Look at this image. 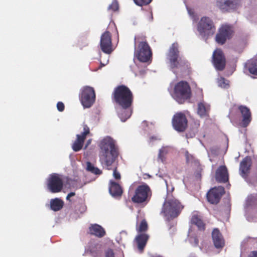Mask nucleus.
Segmentation results:
<instances>
[{
    "mask_svg": "<svg viewBox=\"0 0 257 257\" xmlns=\"http://www.w3.org/2000/svg\"><path fill=\"white\" fill-rule=\"evenodd\" d=\"M115 101L121 106L118 110V115L123 118L122 112H126L125 118L130 117L132 110L129 108L133 101V94L131 90L126 86L121 85L116 88L113 92Z\"/></svg>",
    "mask_w": 257,
    "mask_h": 257,
    "instance_id": "f257e3e1",
    "label": "nucleus"
},
{
    "mask_svg": "<svg viewBox=\"0 0 257 257\" xmlns=\"http://www.w3.org/2000/svg\"><path fill=\"white\" fill-rule=\"evenodd\" d=\"M99 160L102 165L109 170L117 156V151L113 140L110 137L104 138L100 144Z\"/></svg>",
    "mask_w": 257,
    "mask_h": 257,
    "instance_id": "f03ea898",
    "label": "nucleus"
},
{
    "mask_svg": "<svg viewBox=\"0 0 257 257\" xmlns=\"http://www.w3.org/2000/svg\"><path fill=\"white\" fill-rule=\"evenodd\" d=\"M135 52L136 58L142 62H147L152 57V52L148 43L143 36H137L134 39Z\"/></svg>",
    "mask_w": 257,
    "mask_h": 257,
    "instance_id": "7ed1b4c3",
    "label": "nucleus"
},
{
    "mask_svg": "<svg viewBox=\"0 0 257 257\" xmlns=\"http://www.w3.org/2000/svg\"><path fill=\"white\" fill-rule=\"evenodd\" d=\"M167 58L169 60V67L174 72L175 69L185 68L187 63V61L180 56L177 43H173L170 47Z\"/></svg>",
    "mask_w": 257,
    "mask_h": 257,
    "instance_id": "20e7f679",
    "label": "nucleus"
},
{
    "mask_svg": "<svg viewBox=\"0 0 257 257\" xmlns=\"http://www.w3.org/2000/svg\"><path fill=\"white\" fill-rule=\"evenodd\" d=\"M183 206L175 198L168 199L163 204L161 214L167 219H172L176 217L180 213Z\"/></svg>",
    "mask_w": 257,
    "mask_h": 257,
    "instance_id": "39448f33",
    "label": "nucleus"
},
{
    "mask_svg": "<svg viewBox=\"0 0 257 257\" xmlns=\"http://www.w3.org/2000/svg\"><path fill=\"white\" fill-rule=\"evenodd\" d=\"M191 88L186 81H180L177 83L174 87V91L172 94L173 98L179 103H183L191 97Z\"/></svg>",
    "mask_w": 257,
    "mask_h": 257,
    "instance_id": "423d86ee",
    "label": "nucleus"
},
{
    "mask_svg": "<svg viewBox=\"0 0 257 257\" xmlns=\"http://www.w3.org/2000/svg\"><path fill=\"white\" fill-rule=\"evenodd\" d=\"M193 22L197 23V31L204 39L213 35L214 28L209 17H194Z\"/></svg>",
    "mask_w": 257,
    "mask_h": 257,
    "instance_id": "0eeeda50",
    "label": "nucleus"
},
{
    "mask_svg": "<svg viewBox=\"0 0 257 257\" xmlns=\"http://www.w3.org/2000/svg\"><path fill=\"white\" fill-rule=\"evenodd\" d=\"M79 98L84 107H90L94 103L95 98L93 88L88 86L83 87L81 89Z\"/></svg>",
    "mask_w": 257,
    "mask_h": 257,
    "instance_id": "6e6552de",
    "label": "nucleus"
},
{
    "mask_svg": "<svg viewBox=\"0 0 257 257\" xmlns=\"http://www.w3.org/2000/svg\"><path fill=\"white\" fill-rule=\"evenodd\" d=\"M242 0H216L215 6L222 12L231 13L236 11Z\"/></svg>",
    "mask_w": 257,
    "mask_h": 257,
    "instance_id": "1a4fd4ad",
    "label": "nucleus"
},
{
    "mask_svg": "<svg viewBox=\"0 0 257 257\" xmlns=\"http://www.w3.org/2000/svg\"><path fill=\"white\" fill-rule=\"evenodd\" d=\"M151 196V191L147 184L139 186L135 191V193L132 200L134 202L143 203Z\"/></svg>",
    "mask_w": 257,
    "mask_h": 257,
    "instance_id": "9d476101",
    "label": "nucleus"
},
{
    "mask_svg": "<svg viewBox=\"0 0 257 257\" xmlns=\"http://www.w3.org/2000/svg\"><path fill=\"white\" fill-rule=\"evenodd\" d=\"M47 188L52 193L60 192L63 188V182L60 176L58 174H51L47 179Z\"/></svg>",
    "mask_w": 257,
    "mask_h": 257,
    "instance_id": "9b49d317",
    "label": "nucleus"
},
{
    "mask_svg": "<svg viewBox=\"0 0 257 257\" xmlns=\"http://www.w3.org/2000/svg\"><path fill=\"white\" fill-rule=\"evenodd\" d=\"M172 124L177 131H184L187 126V120L185 115L181 112L176 113L172 119Z\"/></svg>",
    "mask_w": 257,
    "mask_h": 257,
    "instance_id": "f8f14e48",
    "label": "nucleus"
},
{
    "mask_svg": "<svg viewBox=\"0 0 257 257\" xmlns=\"http://www.w3.org/2000/svg\"><path fill=\"white\" fill-rule=\"evenodd\" d=\"M232 33L233 30L231 26L227 25H222L216 36V41L218 44H223L227 39L230 38Z\"/></svg>",
    "mask_w": 257,
    "mask_h": 257,
    "instance_id": "ddd939ff",
    "label": "nucleus"
},
{
    "mask_svg": "<svg viewBox=\"0 0 257 257\" xmlns=\"http://www.w3.org/2000/svg\"><path fill=\"white\" fill-rule=\"evenodd\" d=\"M101 50L105 53L110 54L113 51L111 35L109 32L103 33L100 38V42Z\"/></svg>",
    "mask_w": 257,
    "mask_h": 257,
    "instance_id": "4468645a",
    "label": "nucleus"
},
{
    "mask_svg": "<svg viewBox=\"0 0 257 257\" xmlns=\"http://www.w3.org/2000/svg\"><path fill=\"white\" fill-rule=\"evenodd\" d=\"M224 192V189L222 186H218L211 189L207 194L208 202L211 204L217 203Z\"/></svg>",
    "mask_w": 257,
    "mask_h": 257,
    "instance_id": "2eb2a0df",
    "label": "nucleus"
},
{
    "mask_svg": "<svg viewBox=\"0 0 257 257\" xmlns=\"http://www.w3.org/2000/svg\"><path fill=\"white\" fill-rule=\"evenodd\" d=\"M213 62L215 68L217 70H222L225 66V59L220 49H217L214 51L213 55Z\"/></svg>",
    "mask_w": 257,
    "mask_h": 257,
    "instance_id": "dca6fc26",
    "label": "nucleus"
},
{
    "mask_svg": "<svg viewBox=\"0 0 257 257\" xmlns=\"http://www.w3.org/2000/svg\"><path fill=\"white\" fill-rule=\"evenodd\" d=\"M89 133V127L87 125L84 124L83 133L81 135H77L76 136L77 139L72 145V147L74 151L78 152L82 149L86 136Z\"/></svg>",
    "mask_w": 257,
    "mask_h": 257,
    "instance_id": "f3484780",
    "label": "nucleus"
},
{
    "mask_svg": "<svg viewBox=\"0 0 257 257\" xmlns=\"http://www.w3.org/2000/svg\"><path fill=\"white\" fill-rule=\"evenodd\" d=\"M251 165V160L249 157H246L240 163V175L243 178H246L249 173Z\"/></svg>",
    "mask_w": 257,
    "mask_h": 257,
    "instance_id": "a211bd4d",
    "label": "nucleus"
},
{
    "mask_svg": "<svg viewBox=\"0 0 257 257\" xmlns=\"http://www.w3.org/2000/svg\"><path fill=\"white\" fill-rule=\"evenodd\" d=\"M215 178L219 182H225L228 180L227 169L225 166H220L216 171Z\"/></svg>",
    "mask_w": 257,
    "mask_h": 257,
    "instance_id": "6ab92c4d",
    "label": "nucleus"
},
{
    "mask_svg": "<svg viewBox=\"0 0 257 257\" xmlns=\"http://www.w3.org/2000/svg\"><path fill=\"white\" fill-rule=\"evenodd\" d=\"M212 240L214 245L217 248H220L223 247L224 241L221 234L217 229H214L212 233Z\"/></svg>",
    "mask_w": 257,
    "mask_h": 257,
    "instance_id": "aec40b11",
    "label": "nucleus"
},
{
    "mask_svg": "<svg viewBox=\"0 0 257 257\" xmlns=\"http://www.w3.org/2000/svg\"><path fill=\"white\" fill-rule=\"evenodd\" d=\"M239 109L243 117L242 125L244 127L246 126L251 120V113L249 109L244 106H240Z\"/></svg>",
    "mask_w": 257,
    "mask_h": 257,
    "instance_id": "412c9836",
    "label": "nucleus"
},
{
    "mask_svg": "<svg viewBox=\"0 0 257 257\" xmlns=\"http://www.w3.org/2000/svg\"><path fill=\"white\" fill-rule=\"evenodd\" d=\"M149 236L146 234H140L136 236L135 238L138 249L142 251L146 245Z\"/></svg>",
    "mask_w": 257,
    "mask_h": 257,
    "instance_id": "4be33fe9",
    "label": "nucleus"
},
{
    "mask_svg": "<svg viewBox=\"0 0 257 257\" xmlns=\"http://www.w3.org/2000/svg\"><path fill=\"white\" fill-rule=\"evenodd\" d=\"M89 231L91 234L99 237L103 236L105 234L104 229L100 225L97 224L92 225L89 227Z\"/></svg>",
    "mask_w": 257,
    "mask_h": 257,
    "instance_id": "5701e85b",
    "label": "nucleus"
},
{
    "mask_svg": "<svg viewBox=\"0 0 257 257\" xmlns=\"http://www.w3.org/2000/svg\"><path fill=\"white\" fill-rule=\"evenodd\" d=\"M110 185L109 188V191L112 196H120L122 194V189L120 186L116 183L112 181H110Z\"/></svg>",
    "mask_w": 257,
    "mask_h": 257,
    "instance_id": "b1692460",
    "label": "nucleus"
},
{
    "mask_svg": "<svg viewBox=\"0 0 257 257\" xmlns=\"http://www.w3.org/2000/svg\"><path fill=\"white\" fill-rule=\"evenodd\" d=\"M64 202L58 198L52 199L50 201V208L54 211L60 210L62 208Z\"/></svg>",
    "mask_w": 257,
    "mask_h": 257,
    "instance_id": "393cba45",
    "label": "nucleus"
},
{
    "mask_svg": "<svg viewBox=\"0 0 257 257\" xmlns=\"http://www.w3.org/2000/svg\"><path fill=\"white\" fill-rule=\"evenodd\" d=\"M209 109L210 105L203 101L198 104L197 112L201 117H204L207 115Z\"/></svg>",
    "mask_w": 257,
    "mask_h": 257,
    "instance_id": "a878e982",
    "label": "nucleus"
},
{
    "mask_svg": "<svg viewBox=\"0 0 257 257\" xmlns=\"http://www.w3.org/2000/svg\"><path fill=\"white\" fill-rule=\"evenodd\" d=\"M245 69L248 70L250 73L257 75V60L251 59L245 65Z\"/></svg>",
    "mask_w": 257,
    "mask_h": 257,
    "instance_id": "bb28decb",
    "label": "nucleus"
},
{
    "mask_svg": "<svg viewBox=\"0 0 257 257\" xmlns=\"http://www.w3.org/2000/svg\"><path fill=\"white\" fill-rule=\"evenodd\" d=\"M170 151V147L168 146L163 147L159 151L158 161L164 163L165 161V156L168 154Z\"/></svg>",
    "mask_w": 257,
    "mask_h": 257,
    "instance_id": "cd10ccee",
    "label": "nucleus"
},
{
    "mask_svg": "<svg viewBox=\"0 0 257 257\" xmlns=\"http://www.w3.org/2000/svg\"><path fill=\"white\" fill-rule=\"evenodd\" d=\"M191 222L192 224H195L199 229H203L204 224L201 219V218L196 215H194L191 219Z\"/></svg>",
    "mask_w": 257,
    "mask_h": 257,
    "instance_id": "c85d7f7f",
    "label": "nucleus"
},
{
    "mask_svg": "<svg viewBox=\"0 0 257 257\" xmlns=\"http://www.w3.org/2000/svg\"><path fill=\"white\" fill-rule=\"evenodd\" d=\"M86 170L96 175L101 174V171L98 168L95 167L91 163L88 162L86 164Z\"/></svg>",
    "mask_w": 257,
    "mask_h": 257,
    "instance_id": "c756f323",
    "label": "nucleus"
},
{
    "mask_svg": "<svg viewBox=\"0 0 257 257\" xmlns=\"http://www.w3.org/2000/svg\"><path fill=\"white\" fill-rule=\"evenodd\" d=\"M218 84L221 88H227L229 87V81L223 77H220L218 80Z\"/></svg>",
    "mask_w": 257,
    "mask_h": 257,
    "instance_id": "7c9ffc66",
    "label": "nucleus"
},
{
    "mask_svg": "<svg viewBox=\"0 0 257 257\" xmlns=\"http://www.w3.org/2000/svg\"><path fill=\"white\" fill-rule=\"evenodd\" d=\"M118 10V4L116 0H114L112 4L108 7V10L109 11L115 12Z\"/></svg>",
    "mask_w": 257,
    "mask_h": 257,
    "instance_id": "2f4dec72",
    "label": "nucleus"
},
{
    "mask_svg": "<svg viewBox=\"0 0 257 257\" xmlns=\"http://www.w3.org/2000/svg\"><path fill=\"white\" fill-rule=\"evenodd\" d=\"M148 228V225L146 221L145 220L142 221L139 228L137 230L139 232H142L146 231Z\"/></svg>",
    "mask_w": 257,
    "mask_h": 257,
    "instance_id": "473e14b6",
    "label": "nucleus"
},
{
    "mask_svg": "<svg viewBox=\"0 0 257 257\" xmlns=\"http://www.w3.org/2000/svg\"><path fill=\"white\" fill-rule=\"evenodd\" d=\"M135 3L139 6H142L144 5H147L149 4L152 0H134Z\"/></svg>",
    "mask_w": 257,
    "mask_h": 257,
    "instance_id": "72a5a7b5",
    "label": "nucleus"
},
{
    "mask_svg": "<svg viewBox=\"0 0 257 257\" xmlns=\"http://www.w3.org/2000/svg\"><path fill=\"white\" fill-rule=\"evenodd\" d=\"M185 155L186 157V162L187 163H191L193 161V156L189 154L187 151L185 152Z\"/></svg>",
    "mask_w": 257,
    "mask_h": 257,
    "instance_id": "f704fd0d",
    "label": "nucleus"
},
{
    "mask_svg": "<svg viewBox=\"0 0 257 257\" xmlns=\"http://www.w3.org/2000/svg\"><path fill=\"white\" fill-rule=\"evenodd\" d=\"M190 242L194 246L198 244V240L196 237H191L189 239Z\"/></svg>",
    "mask_w": 257,
    "mask_h": 257,
    "instance_id": "c9c22d12",
    "label": "nucleus"
},
{
    "mask_svg": "<svg viewBox=\"0 0 257 257\" xmlns=\"http://www.w3.org/2000/svg\"><path fill=\"white\" fill-rule=\"evenodd\" d=\"M57 108L60 111H62L64 109V105L62 102H58L57 104Z\"/></svg>",
    "mask_w": 257,
    "mask_h": 257,
    "instance_id": "e433bc0d",
    "label": "nucleus"
},
{
    "mask_svg": "<svg viewBox=\"0 0 257 257\" xmlns=\"http://www.w3.org/2000/svg\"><path fill=\"white\" fill-rule=\"evenodd\" d=\"M113 176L116 179H120V175L119 173L116 171V168L113 169Z\"/></svg>",
    "mask_w": 257,
    "mask_h": 257,
    "instance_id": "4c0bfd02",
    "label": "nucleus"
},
{
    "mask_svg": "<svg viewBox=\"0 0 257 257\" xmlns=\"http://www.w3.org/2000/svg\"><path fill=\"white\" fill-rule=\"evenodd\" d=\"M106 257H114V253L112 250L108 249L106 252Z\"/></svg>",
    "mask_w": 257,
    "mask_h": 257,
    "instance_id": "58836bf2",
    "label": "nucleus"
},
{
    "mask_svg": "<svg viewBox=\"0 0 257 257\" xmlns=\"http://www.w3.org/2000/svg\"><path fill=\"white\" fill-rule=\"evenodd\" d=\"M161 140V138L159 136H152L150 138V141L151 142H153L155 141H159Z\"/></svg>",
    "mask_w": 257,
    "mask_h": 257,
    "instance_id": "ea45409f",
    "label": "nucleus"
},
{
    "mask_svg": "<svg viewBox=\"0 0 257 257\" xmlns=\"http://www.w3.org/2000/svg\"><path fill=\"white\" fill-rule=\"evenodd\" d=\"M254 199L252 196L248 197L247 199V205L248 206L251 205V201Z\"/></svg>",
    "mask_w": 257,
    "mask_h": 257,
    "instance_id": "a19ab883",
    "label": "nucleus"
},
{
    "mask_svg": "<svg viewBox=\"0 0 257 257\" xmlns=\"http://www.w3.org/2000/svg\"><path fill=\"white\" fill-rule=\"evenodd\" d=\"M122 117H123V118H121L120 116H119V115H118V116L120 117L121 120L123 122L125 121L127 119H128L130 117H128L126 118H125V116L126 115V112H122Z\"/></svg>",
    "mask_w": 257,
    "mask_h": 257,
    "instance_id": "79ce46f5",
    "label": "nucleus"
},
{
    "mask_svg": "<svg viewBox=\"0 0 257 257\" xmlns=\"http://www.w3.org/2000/svg\"><path fill=\"white\" fill-rule=\"evenodd\" d=\"M188 12L190 16H193L196 14L194 10L188 9Z\"/></svg>",
    "mask_w": 257,
    "mask_h": 257,
    "instance_id": "37998d69",
    "label": "nucleus"
},
{
    "mask_svg": "<svg viewBox=\"0 0 257 257\" xmlns=\"http://www.w3.org/2000/svg\"><path fill=\"white\" fill-rule=\"evenodd\" d=\"M250 257H257V251H252L250 254Z\"/></svg>",
    "mask_w": 257,
    "mask_h": 257,
    "instance_id": "c03bdc74",
    "label": "nucleus"
},
{
    "mask_svg": "<svg viewBox=\"0 0 257 257\" xmlns=\"http://www.w3.org/2000/svg\"><path fill=\"white\" fill-rule=\"evenodd\" d=\"M75 193H74V192H71V193H69V194H68V197H72V196H74L75 195Z\"/></svg>",
    "mask_w": 257,
    "mask_h": 257,
    "instance_id": "a18cd8bd",
    "label": "nucleus"
},
{
    "mask_svg": "<svg viewBox=\"0 0 257 257\" xmlns=\"http://www.w3.org/2000/svg\"><path fill=\"white\" fill-rule=\"evenodd\" d=\"M91 140H89L87 141V144L86 145L85 148H86L87 147V146L91 143Z\"/></svg>",
    "mask_w": 257,
    "mask_h": 257,
    "instance_id": "49530a36",
    "label": "nucleus"
},
{
    "mask_svg": "<svg viewBox=\"0 0 257 257\" xmlns=\"http://www.w3.org/2000/svg\"><path fill=\"white\" fill-rule=\"evenodd\" d=\"M108 62V60H107L105 63H102V62H100L101 67L102 66H104L106 64H107Z\"/></svg>",
    "mask_w": 257,
    "mask_h": 257,
    "instance_id": "de8ad7c7",
    "label": "nucleus"
},
{
    "mask_svg": "<svg viewBox=\"0 0 257 257\" xmlns=\"http://www.w3.org/2000/svg\"><path fill=\"white\" fill-rule=\"evenodd\" d=\"M152 257H162V256H160V255H154V256H152Z\"/></svg>",
    "mask_w": 257,
    "mask_h": 257,
    "instance_id": "09e8293b",
    "label": "nucleus"
},
{
    "mask_svg": "<svg viewBox=\"0 0 257 257\" xmlns=\"http://www.w3.org/2000/svg\"><path fill=\"white\" fill-rule=\"evenodd\" d=\"M153 20V17H150L149 21H152Z\"/></svg>",
    "mask_w": 257,
    "mask_h": 257,
    "instance_id": "8fccbe9b",
    "label": "nucleus"
},
{
    "mask_svg": "<svg viewBox=\"0 0 257 257\" xmlns=\"http://www.w3.org/2000/svg\"><path fill=\"white\" fill-rule=\"evenodd\" d=\"M70 197H68V195H67V197H66V199L67 200H69V199H70Z\"/></svg>",
    "mask_w": 257,
    "mask_h": 257,
    "instance_id": "3c124183",
    "label": "nucleus"
}]
</instances>
